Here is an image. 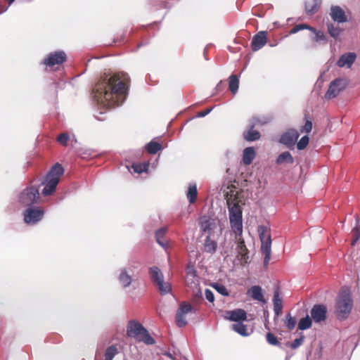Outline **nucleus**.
Wrapping results in <instances>:
<instances>
[{"label": "nucleus", "mask_w": 360, "mask_h": 360, "mask_svg": "<svg viewBox=\"0 0 360 360\" xmlns=\"http://www.w3.org/2000/svg\"><path fill=\"white\" fill-rule=\"evenodd\" d=\"M130 78L127 73L104 74L93 89L98 103L107 108L119 106L126 98Z\"/></svg>", "instance_id": "obj_1"}, {"label": "nucleus", "mask_w": 360, "mask_h": 360, "mask_svg": "<svg viewBox=\"0 0 360 360\" xmlns=\"http://www.w3.org/2000/svg\"><path fill=\"white\" fill-rule=\"evenodd\" d=\"M63 173L64 169L60 164L56 163L51 167L41 183L44 186L41 192L44 196L51 195L55 193Z\"/></svg>", "instance_id": "obj_2"}, {"label": "nucleus", "mask_w": 360, "mask_h": 360, "mask_svg": "<svg viewBox=\"0 0 360 360\" xmlns=\"http://www.w3.org/2000/svg\"><path fill=\"white\" fill-rule=\"evenodd\" d=\"M353 307V300L348 289H342L336 299L335 314L340 320L346 319Z\"/></svg>", "instance_id": "obj_3"}, {"label": "nucleus", "mask_w": 360, "mask_h": 360, "mask_svg": "<svg viewBox=\"0 0 360 360\" xmlns=\"http://www.w3.org/2000/svg\"><path fill=\"white\" fill-rule=\"evenodd\" d=\"M128 337L134 338L137 342H142L147 345H152L155 340L150 336L144 326L136 320L130 321L127 326Z\"/></svg>", "instance_id": "obj_4"}, {"label": "nucleus", "mask_w": 360, "mask_h": 360, "mask_svg": "<svg viewBox=\"0 0 360 360\" xmlns=\"http://www.w3.org/2000/svg\"><path fill=\"white\" fill-rule=\"evenodd\" d=\"M241 201L226 203L229 210V216L231 228L234 233H243V209Z\"/></svg>", "instance_id": "obj_5"}, {"label": "nucleus", "mask_w": 360, "mask_h": 360, "mask_svg": "<svg viewBox=\"0 0 360 360\" xmlns=\"http://www.w3.org/2000/svg\"><path fill=\"white\" fill-rule=\"evenodd\" d=\"M150 278L161 295H165L172 291L171 284L164 281V276L158 266H152L148 269Z\"/></svg>", "instance_id": "obj_6"}, {"label": "nucleus", "mask_w": 360, "mask_h": 360, "mask_svg": "<svg viewBox=\"0 0 360 360\" xmlns=\"http://www.w3.org/2000/svg\"><path fill=\"white\" fill-rule=\"evenodd\" d=\"M258 232L259 234V238L262 243L261 250L264 255V266H267L271 259V235L268 231V229L264 226H259L258 227Z\"/></svg>", "instance_id": "obj_7"}, {"label": "nucleus", "mask_w": 360, "mask_h": 360, "mask_svg": "<svg viewBox=\"0 0 360 360\" xmlns=\"http://www.w3.org/2000/svg\"><path fill=\"white\" fill-rule=\"evenodd\" d=\"M40 198L39 189L34 186H29L25 188L20 194L19 201L24 206H30L37 203Z\"/></svg>", "instance_id": "obj_8"}, {"label": "nucleus", "mask_w": 360, "mask_h": 360, "mask_svg": "<svg viewBox=\"0 0 360 360\" xmlns=\"http://www.w3.org/2000/svg\"><path fill=\"white\" fill-rule=\"evenodd\" d=\"M348 81L345 78H338L332 81L325 94L326 99L335 98L347 86Z\"/></svg>", "instance_id": "obj_9"}, {"label": "nucleus", "mask_w": 360, "mask_h": 360, "mask_svg": "<svg viewBox=\"0 0 360 360\" xmlns=\"http://www.w3.org/2000/svg\"><path fill=\"white\" fill-rule=\"evenodd\" d=\"M67 60V55L63 51H56L49 53L43 60L42 64L48 68H53L60 65Z\"/></svg>", "instance_id": "obj_10"}, {"label": "nucleus", "mask_w": 360, "mask_h": 360, "mask_svg": "<svg viewBox=\"0 0 360 360\" xmlns=\"http://www.w3.org/2000/svg\"><path fill=\"white\" fill-rule=\"evenodd\" d=\"M44 211L40 207H31L24 212V221L27 224H35L44 217Z\"/></svg>", "instance_id": "obj_11"}, {"label": "nucleus", "mask_w": 360, "mask_h": 360, "mask_svg": "<svg viewBox=\"0 0 360 360\" xmlns=\"http://www.w3.org/2000/svg\"><path fill=\"white\" fill-rule=\"evenodd\" d=\"M226 203L241 201L239 197V191L238 188L231 182L227 184H223L221 187Z\"/></svg>", "instance_id": "obj_12"}, {"label": "nucleus", "mask_w": 360, "mask_h": 360, "mask_svg": "<svg viewBox=\"0 0 360 360\" xmlns=\"http://www.w3.org/2000/svg\"><path fill=\"white\" fill-rule=\"evenodd\" d=\"M192 311L191 305L188 302H183L180 304L176 311L175 321L177 326L181 328L187 324L186 314Z\"/></svg>", "instance_id": "obj_13"}, {"label": "nucleus", "mask_w": 360, "mask_h": 360, "mask_svg": "<svg viewBox=\"0 0 360 360\" xmlns=\"http://www.w3.org/2000/svg\"><path fill=\"white\" fill-rule=\"evenodd\" d=\"M236 235V240L238 242L236 250H237V257L240 260L242 264H247L248 262L249 256H248V250L245 244V241L242 237V234Z\"/></svg>", "instance_id": "obj_14"}, {"label": "nucleus", "mask_w": 360, "mask_h": 360, "mask_svg": "<svg viewBox=\"0 0 360 360\" xmlns=\"http://www.w3.org/2000/svg\"><path fill=\"white\" fill-rule=\"evenodd\" d=\"M300 136L299 132L294 129H288L280 138V142L288 148L292 147Z\"/></svg>", "instance_id": "obj_15"}, {"label": "nucleus", "mask_w": 360, "mask_h": 360, "mask_svg": "<svg viewBox=\"0 0 360 360\" xmlns=\"http://www.w3.org/2000/svg\"><path fill=\"white\" fill-rule=\"evenodd\" d=\"M327 307L324 304H315L311 310V316L316 323L324 321L326 319Z\"/></svg>", "instance_id": "obj_16"}, {"label": "nucleus", "mask_w": 360, "mask_h": 360, "mask_svg": "<svg viewBox=\"0 0 360 360\" xmlns=\"http://www.w3.org/2000/svg\"><path fill=\"white\" fill-rule=\"evenodd\" d=\"M304 29H308V30H311L314 34V37L313 39L315 41L318 42L320 41L325 40V39H326L325 35L323 34V33L322 32L316 31L314 27H312L308 25H306V24H298V25H295L290 31V33L295 34V33L298 32L299 31L302 30Z\"/></svg>", "instance_id": "obj_17"}, {"label": "nucleus", "mask_w": 360, "mask_h": 360, "mask_svg": "<svg viewBox=\"0 0 360 360\" xmlns=\"http://www.w3.org/2000/svg\"><path fill=\"white\" fill-rule=\"evenodd\" d=\"M200 226L204 233L212 236L214 231L217 228V223L215 219L203 217L200 219Z\"/></svg>", "instance_id": "obj_18"}, {"label": "nucleus", "mask_w": 360, "mask_h": 360, "mask_svg": "<svg viewBox=\"0 0 360 360\" xmlns=\"http://www.w3.org/2000/svg\"><path fill=\"white\" fill-rule=\"evenodd\" d=\"M266 32L261 31L252 37L251 41V49L253 51H257L261 49L266 44Z\"/></svg>", "instance_id": "obj_19"}, {"label": "nucleus", "mask_w": 360, "mask_h": 360, "mask_svg": "<svg viewBox=\"0 0 360 360\" xmlns=\"http://www.w3.org/2000/svg\"><path fill=\"white\" fill-rule=\"evenodd\" d=\"M330 16L334 22L338 23H344L348 20L345 11L338 6H331Z\"/></svg>", "instance_id": "obj_20"}, {"label": "nucleus", "mask_w": 360, "mask_h": 360, "mask_svg": "<svg viewBox=\"0 0 360 360\" xmlns=\"http://www.w3.org/2000/svg\"><path fill=\"white\" fill-rule=\"evenodd\" d=\"M226 318L230 321L238 323L240 321L246 320L247 315L245 310L238 309L227 311Z\"/></svg>", "instance_id": "obj_21"}, {"label": "nucleus", "mask_w": 360, "mask_h": 360, "mask_svg": "<svg viewBox=\"0 0 360 360\" xmlns=\"http://www.w3.org/2000/svg\"><path fill=\"white\" fill-rule=\"evenodd\" d=\"M356 54L354 53H347L343 54L340 56L339 60L337 62L338 66L342 68L347 66V68H350L356 59Z\"/></svg>", "instance_id": "obj_22"}, {"label": "nucleus", "mask_w": 360, "mask_h": 360, "mask_svg": "<svg viewBox=\"0 0 360 360\" xmlns=\"http://www.w3.org/2000/svg\"><path fill=\"white\" fill-rule=\"evenodd\" d=\"M321 0H309L305 2V11L308 15H312L320 8Z\"/></svg>", "instance_id": "obj_23"}, {"label": "nucleus", "mask_w": 360, "mask_h": 360, "mask_svg": "<svg viewBox=\"0 0 360 360\" xmlns=\"http://www.w3.org/2000/svg\"><path fill=\"white\" fill-rule=\"evenodd\" d=\"M247 294L255 300L265 302V300L262 291V288L259 285H254L251 287L248 290Z\"/></svg>", "instance_id": "obj_24"}, {"label": "nucleus", "mask_w": 360, "mask_h": 360, "mask_svg": "<svg viewBox=\"0 0 360 360\" xmlns=\"http://www.w3.org/2000/svg\"><path fill=\"white\" fill-rule=\"evenodd\" d=\"M167 232L166 226L162 227L155 232V238L157 243L162 247L166 248L168 246V241L165 238V234Z\"/></svg>", "instance_id": "obj_25"}, {"label": "nucleus", "mask_w": 360, "mask_h": 360, "mask_svg": "<svg viewBox=\"0 0 360 360\" xmlns=\"http://www.w3.org/2000/svg\"><path fill=\"white\" fill-rule=\"evenodd\" d=\"M255 158V152L252 147H248L243 150V162L245 165L252 163Z\"/></svg>", "instance_id": "obj_26"}, {"label": "nucleus", "mask_w": 360, "mask_h": 360, "mask_svg": "<svg viewBox=\"0 0 360 360\" xmlns=\"http://www.w3.org/2000/svg\"><path fill=\"white\" fill-rule=\"evenodd\" d=\"M273 302L275 314L276 316H278L281 313L283 308L282 298L280 297L278 290H276L274 292Z\"/></svg>", "instance_id": "obj_27"}, {"label": "nucleus", "mask_w": 360, "mask_h": 360, "mask_svg": "<svg viewBox=\"0 0 360 360\" xmlns=\"http://www.w3.org/2000/svg\"><path fill=\"white\" fill-rule=\"evenodd\" d=\"M217 244L215 240L212 239L211 236H207L204 244L205 251L207 252L212 253L217 250Z\"/></svg>", "instance_id": "obj_28"}, {"label": "nucleus", "mask_w": 360, "mask_h": 360, "mask_svg": "<svg viewBox=\"0 0 360 360\" xmlns=\"http://www.w3.org/2000/svg\"><path fill=\"white\" fill-rule=\"evenodd\" d=\"M186 197L191 204H193L196 201L198 197V189L195 184L189 185Z\"/></svg>", "instance_id": "obj_29"}, {"label": "nucleus", "mask_w": 360, "mask_h": 360, "mask_svg": "<svg viewBox=\"0 0 360 360\" xmlns=\"http://www.w3.org/2000/svg\"><path fill=\"white\" fill-rule=\"evenodd\" d=\"M119 281L124 288H127L131 285L132 278L131 276L128 274L127 270L123 269L120 274Z\"/></svg>", "instance_id": "obj_30"}, {"label": "nucleus", "mask_w": 360, "mask_h": 360, "mask_svg": "<svg viewBox=\"0 0 360 360\" xmlns=\"http://www.w3.org/2000/svg\"><path fill=\"white\" fill-rule=\"evenodd\" d=\"M253 127L254 126H252L248 131L244 132L243 137L246 141H254L259 139L260 133L257 130H254Z\"/></svg>", "instance_id": "obj_31"}, {"label": "nucleus", "mask_w": 360, "mask_h": 360, "mask_svg": "<svg viewBox=\"0 0 360 360\" xmlns=\"http://www.w3.org/2000/svg\"><path fill=\"white\" fill-rule=\"evenodd\" d=\"M285 162L290 164H292L294 162V158L288 151L282 153L276 159V163L278 165L283 164Z\"/></svg>", "instance_id": "obj_32"}, {"label": "nucleus", "mask_w": 360, "mask_h": 360, "mask_svg": "<svg viewBox=\"0 0 360 360\" xmlns=\"http://www.w3.org/2000/svg\"><path fill=\"white\" fill-rule=\"evenodd\" d=\"M232 330L235 332L238 333L242 336L246 337L249 335V333L248 332V328L245 325L242 323H236L231 326Z\"/></svg>", "instance_id": "obj_33"}, {"label": "nucleus", "mask_w": 360, "mask_h": 360, "mask_svg": "<svg viewBox=\"0 0 360 360\" xmlns=\"http://www.w3.org/2000/svg\"><path fill=\"white\" fill-rule=\"evenodd\" d=\"M186 281L188 285H196L198 283V276H196V272L193 269H188L186 273Z\"/></svg>", "instance_id": "obj_34"}, {"label": "nucleus", "mask_w": 360, "mask_h": 360, "mask_svg": "<svg viewBox=\"0 0 360 360\" xmlns=\"http://www.w3.org/2000/svg\"><path fill=\"white\" fill-rule=\"evenodd\" d=\"M146 148L149 154H156L162 149V147L160 143L152 141L146 145Z\"/></svg>", "instance_id": "obj_35"}, {"label": "nucleus", "mask_w": 360, "mask_h": 360, "mask_svg": "<svg viewBox=\"0 0 360 360\" xmlns=\"http://www.w3.org/2000/svg\"><path fill=\"white\" fill-rule=\"evenodd\" d=\"M239 80L238 76L236 75H231L229 77V88L230 91L235 94L238 89Z\"/></svg>", "instance_id": "obj_36"}, {"label": "nucleus", "mask_w": 360, "mask_h": 360, "mask_svg": "<svg viewBox=\"0 0 360 360\" xmlns=\"http://www.w3.org/2000/svg\"><path fill=\"white\" fill-rule=\"evenodd\" d=\"M327 28L329 34L335 39L338 37L342 32L339 26H335L333 23H328Z\"/></svg>", "instance_id": "obj_37"}, {"label": "nucleus", "mask_w": 360, "mask_h": 360, "mask_svg": "<svg viewBox=\"0 0 360 360\" xmlns=\"http://www.w3.org/2000/svg\"><path fill=\"white\" fill-rule=\"evenodd\" d=\"M312 324L311 319L309 318V316H307L304 318H302L300 320L298 323V329L301 330H304L306 329H308L311 328Z\"/></svg>", "instance_id": "obj_38"}, {"label": "nucleus", "mask_w": 360, "mask_h": 360, "mask_svg": "<svg viewBox=\"0 0 360 360\" xmlns=\"http://www.w3.org/2000/svg\"><path fill=\"white\" fill-rule=\"evenodd\" d=\"M117 353L118 349L116 346L108 347L105 352V360H112Z\"/></svg>", "instance_id": "obj_39"}, {"label": "nucleus", "mask_w": 360, "mask_h": 360, "mask_svg": "<svg viewBox=\"0 0 360 360\" xmlns=\"http://www.w3.org/2000/svg\"><path fill=\"white\" fill-rule=\"evenodd\" d=\"M149 165L148 163H134L131 165L134 172L137 174H141L148 169Z\"/></svg>", "instance_id": "obj_40"}, {"label": "nucleus", "mask_w": 360, "mask_h": 360, "mask_svg": "<svg viewBox=\"0 0 360 360\" xmlns=\"http://www.w3.org/2000/svg\"><path fill=\"white\" fill-rule=\"evenodd\" d=\"M296 319L292 317L290 314H288L286 315L284 323L288 330H292L294 329L296 326Z\"/></svg>", "instance_id": "obj_41"}, {"label": "nucleus", "mask_w": 360, "mask_h": 360, "mask_svg": "<svg viewBox=\"0 0 360 360\" xmlns=\"http://www.w3.org/2000/svg\"><path fill=\"white\" fill-rule=\"evenodd\" d=\"M305 124L300 129V133H309L312 129V122L311 120L305 115Z\"/></svg>", "instance_id": "obj_42"}, {"label": "nucleus", "mask_w": 360, "mask_h": 360, "mask_svg": "<svg viewBox=\"0 0 360 360\" xmlns=\"http://www.w3.org/2000/svg\"><path fill=\"white\" fill-rule=\"evenodd\" d=\"M352 240L351 245H355L356 242L360 239V226L356 225L352 231Z\"/></svg>", "instance_id": "obj_43"}, {"label": "nucleus", "mask_w": 360, "mask_h": 360, "mask_svg": "<svg viewBox=\"0 0 360 360\" xmlns=\"http://www.w3.org/2000/svg\"><path fill=\"white\" fill-rule=\"evenodd\" d=\"M309 143V138L308 136H304L297 143V148L298 150H304L308 146Z\"/></svg>", "instance_id": "obj_44"}, {"label": "nucleus", "mask_w": 360, "mask_h": 360, "mask_svg": "<svg viewBox=\"0 0 360 360\" xmlns=\"http://www.w3.org/2000/svg\"><path fill=\"white\" fill-rule=\"evenodd\" d=\"M70 136L67 133H62L57 137V141L62 146H67Z\"/></svg>", "instance_id": "obj_45"}, {"label": "nucleus", "mask_w": 360, "mask_h": 360, "mask_svg": "<svg viewBox=\"0 0 360 360\" xmlns=\"http://www.w3.org/2000/svg\"><path fill=\"white\" fill-rule=\"evenodd\" d=\"M266 341L271 345H278L279 344L277 338L271 333H268L266 334Z\"/></svg>", "instance_id": "obj_46"}, {"label": "nucleus", "mask_w": 360, "mask_h": 360, "mask_svg": "<svg viewBox=\"0 0 360 360\" xmlns=\"http://www.w3.org/2000/svg\"><path fill=\"white\" fill-rule=\"evenodd\" d=\"M304 337L302 335L299 338H296L293 340V342L290 344V347L293 349H297L301 345H302L304 342Z\"/></svg>", "instance_id": "obj_47"}, {"label": "nucleus", "mask_w": 360, "mask_h": 360, "mask_svg": "<svg viewBox=\"0 0 360 360\" xmlns=\"http://www.w3.org/2000/svg\"><path fill=\"white\" fill-rule=\"evenodd\" d=\"M214 288L217 290V291L218 292H219L220 294H221L223 295H229L227 289L224 285L216 284V285H214Z\"/></svg>", "instance_id": "obj_48"}, {"label": "nucleus", "mask_w": 360, "mask_h": 360, "mask_svg": "<svg viewBox=\"0 0 360 360\" xmlns=\"http://www.w3.org/2000/svg\"><path fill=\"white\" fill-rule=\"evenodd\" d=\"M205 297L210 302H213L214 301V294L210 289L205 290Z\"/></svg>", "instance_id": "obj_49"}, {"label": "nucleus", "mask_w": 360, "mask_h": 360, "mask_svg": "<svg viewBox=\"0 0 360 360\" xmlns=\"http://www.w3.org/2000/svg\"><path fill=\"white\" fill-rule=\"evenodd\" d=\"M153 4H158L161 8H165V0H154Z\"/></svg>", "instance_id": "obj_50"}, {"label": "nucleus", "mask_w": 360, "mask_h": 360, "mask_svg": "<svg viewBox=\"0 0 360 360\" xmlns=\"http://www.w3.org/2000/svg\"><path fill=\"white\" fill-rule=\"evenodd\" d=\"M210 111H211V109H206L204 111H201V112H198V116L204 117V116L207 115Z\"/></svg>", "instance_id": "obj_51"}, {"label": "nucleus", "mask_w": 360, "mask_h": 360, "mask_svg": "<svg viewBox=\"0 0 360 360\" xmlns=\"http://www.w3.org/2000/svg\"><path fill=\"white\" fill-rule=\"evenodd\" d=\"M6 9H7V8H6L4 6L1 7L0 8V13L4 12Z\"/></svg>", "instance_id": "obj_52"}, {"label": "nucleus", "mask_w": 360, "mask_h": 360, "mask_svg": "<svg viewBox=\"0 0 360 360\" xmlns=\"http://www.w3.org/2000/svg\"><path fill=\"white\" fill-rule=\"evenodd\" d=\"M6 1H8L9 4H11L15 0H5Z\"/></svg>", "instance_id": "obj_53"}]
</instances>
